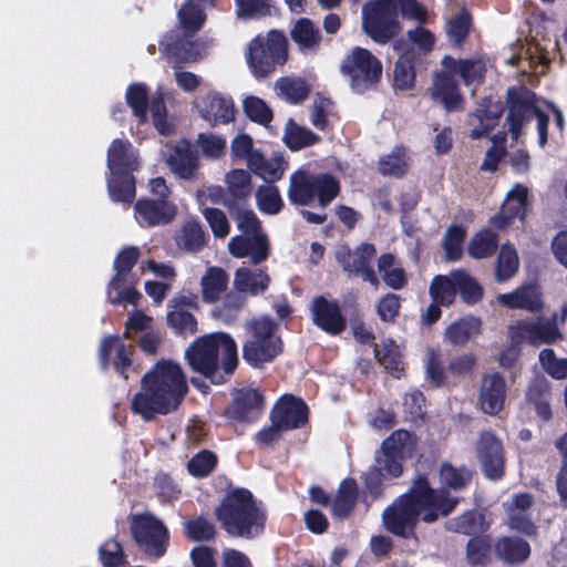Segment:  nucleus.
Here are the masks:
<instances>
[{
  "label": "nucleus",
  "instance_id": "9d476101",
  "mask_svg": "<svg viewBox=\"0 0 567 567\" xmlns=\"http://www.w3.org/2000/svg\"><path fill=\"white\" fill-rule=\"evenodd\" d=\"M126 104L140 124L147 122V110L152 113L153 125L161 135L168 136L174 132V125L167 120V109L163 93L157 92L148 99V87L145 83H132L125 93Z\"/></svg>",
  "mask_w": 567,
  "mask_h": 567
},
{
  "label": "nucleus",
  "instance_id": "a18cd8bd",
  "mask_svg": "<svg viewBox=\"0 0 567 567\" xmlns=\"http://www.w3.org/2000/svg\"><path fill=\"white\" fill-rule=\"evenodd\" d=\"M493 551L489 536L471 537L465 546L466 561L471 567H487L493 560Z\"/></svg>",
  "mask_w": 567,
  "mask_h": 567
},
{
  "label": "nucleus",
  "instance_id": "6e6552de",
  "mask_svg": "<svg viewBox=\"0 0 567 567\" xmlns=\"http://www.w3.org/2000/svg\"><path fill=\"white\" fill-rule=\"evenodd\" d=\"M362 29L375 43L384 45L402 32L396 0H370L362 7Z\"/></svg>",
  "mask_w": 567,
  "mask_h": 567
},
{
  "label": "nucleus",
  "instance_id": "864d4df0",
  "mask_svg": "<svg viewBox=\"0 0 567 567\" xmlns=\"http://www.w3.org/2000/svg\"><path fill=\"white\" fill-rule=\"evenodd\" d=\"M481 320L475 317L461 318L447 327L445 337L450 343L454 346H463L473 336L481 332Z\"/></svg>",
  "mask_w": 567,
  "mask_h": 567
},
{
  "label": "nucleus",
  "instance_id": "f3484780",
  "mask_svg": "<svg viewBox=\"0 0 567 567\" xmlns=\"http://www.w3.org/2000/svg\"><path fill=\"white\" fill-rule=\"evenodd\" d=\"M136 346L123 342L120 334H107L103 337L97 349L100 368L103 371L112 368L116 373L128 379V372L133 369Z\"/></svg>",
  "mask_w": 567,
  "mask_h": 567
},
{
  "label": "nucleus",
  "instance_id": "79ce46f5",
  "mask_svg": "<svg viewBox=\"0 0 567 567\" xmlns=\"http://www.w3.org/2000/svg\"><path fill=\"white\" fill-rule=\"evenodd\" d=\"M290 38L298 45L300 51L319 50L322 35L309 18H299L290 29Z\"/></svg>",
  "mask_w": 567,
  "mask_h": 567
},
{
  "label": "nucleus",
  "instance_id": "37998d69",
  "mask_svg": "<svg viewBox=\"0 0 567 567\" xmlns=\"http://www.w3.org/2000/svg\"><path fill=\"white\" fill-rule=\"evenodd\" d=\"M229 277L220 267H209L200 279L202 298L206 303L219 300L228 287Z\"/></svg>",
  "mask_w": 567,
  "mask_h": 567
},
{
  "label": "nucleus",
  "instance_id": "4468645a",
  "mask_svg": "<svg viewBox=\"0 0 567 567\" xmlns=\"http://www.w3.org/2000/svg\"><path fill=\"white\" fill-rule=\"evenodd\" d=\"M134 542L143 551L153 558L165 555L168 546V530L165 525L152 515H134L131 523Z\"/></svg>",
  "mask_w": 567,
  "mask_h": 567
},
{
  "label": "nucleus",
  "instance_id": "bf43d9fd",
  "mask_svg": "<svg viewBox=\"0 0 567 567\" xmlns=\"http://www.w3.org/2000/svg\"><path fill=\"white\" fill-rule=\"evenodd\" d=\"M473 28V19L471 13L463 9L456 16L451 18L446 25V33L450 42L454 47L461 48Z\"/></svg>",
  "mask_w": 567,
  "mask_h": 567
},
{
  "label": "nucleus",
  "instance_id": "c03bdc74",
  "mask_svg": "<svg viewBox=\"0 0 567 567\" xmlns=\"http://www.w3.org/2000/svg\"><path fill=\"white\" fill-rule=\"evenodd\" d=\"M415 63V50H409L399 55L393 69V85L395 89L406 91L414 87L416 80Z\"/></svg>",
  "mask_w": 567,
  "mask_h": 567
},
{
  "label": "nucleus",
  "instance_id": "473e14b6",
  "mask_svg": "<svg viewBox=\"0 0 567 567\" xmlns=\"http://www.w3.org/2000/svg\"><path fill=\"white\" fill-rule=\"evenodd\" d=\"M227 198L224 200L226 209L248 206L252 192L251 175L246 169H231L225 178Z\"/></svg>",
  "mask_w": 567,
  "mask_h": 567
},
{
  "label": "nucleus",
  "instance_id": "39448f33",
  "mask_svg": "<svg viewBox=\"0 0 567 567\" xmlns=\"http://www.w3.org/2000/svg\"><path fill=\"white\" fill-rule=\"evenodd\" d=\"M341 193L340 179L329 172L301 166L289 177L287 197L295 207H328Z\"/></svg>",
  "mask_w": 567,
  "mask_h": 567
},
{
  "label": "nucleus",
  "instance_id": "2eb2a0df",
  "mask_svg": "<svg viewBox=\"0 0 567 567\" xmlns=\"http://www.w3.org/2000/svg\"><path fill=\"white\" fill-rule=\"evenodd\" d=\"M508 337L515 342L527 343L532 347L554 344L564 338L556 318L545 319L543 317L518 320L508 327Z\"/></svg>",
  "mask_w": 567,
  "mask_h": 567
},
{
  "label": "nucleus",
  "instance_id": "ea45409f",
  "mask_svg": "<svg viewBox=\"0 0 567 567\" xmlns=\"http://www.w3.org/2000/svg\"><path fill=\"white\" fill-rule=\"evenodd\" d=\"M475 472L466 465L454 466L451 462L444 461L440 464L439 476L442 487L446 489L460 492L467 488L471 484Z\"/></svg>",
  "mask_w": 567,
  "mask_h": 567
},
{
  "label": "nucleus",
  "instance_id": "bb28decb",
  "mask_svg": "<svg viewBox=\"0 0 567 567\" xmlns=\"http://www.w3.org/2000/svg\"><path fill=\"white\" fill-rule=\"evenodd\" d=\"M228 249L236 258L249 257L252 265H260L270 255V244L267 235H236L229 244Z\"/></svg>",
  "mask_w": 567,
  "mask_h": 567
},
{
  "label": "nucleus",
  "instance_id": "1a4fd4ad",
  "mask_svg": "<svg viewBox=\"0 0 567 567\" xmlns=\"http://www.w3.org/2000/svg\"><path fill=\"white\" fill-rule=\"evenodd\" d=\"M150 190L154 198L141 197L134 204L137 223L144 228L171 224L177 214V207L169 200L172 192L165 178L161 176L152 178Z\"/></svg>",
  "mask_w": 567,
  "mask_h": 567
},
{
  "label": "nucleus",
  "instance_id": "a211bd4d",
  "mask_svg": "<svg viewBox=\"0 0 567 567\" xmlns=\"http://www.w3.org/2000/svg\"><path fill=\"white\" fill-rule=\"evenodd\" d=\"M167 326L178 336H193L198 330L194 311L199 310L198 295L192 291H181L167 305Z\"/></svg>",
  "mask_w": 567,
  "mask_h": 567
},
{
  "label": "nucleus",
  "instance_id": "8fccbe9b",
  "mask_svg": "<svg viewBox=\"0 0 567 567\" xmlns=\"http://www.w3.org/2000/svg\"><path fill=\"white\" fill-rule=\"evenodd\" d=\"M278 95L290 104H299L306 101L311 92L309 84L305 79L282 76L275 83Z\"/></svg>",
  "mask_w": 567,
  "mask_h": 567
},
{
  "label": "nucleus",
  "instance_id": "4d7b16f0",
  "mask_svg": "<svg viewBox=\"0 0 567 567\" xmlns=\"http://www.w3.org/2000/svg\"><path fill=\"white\" fill-rule=\"evenodd\" d=\"M395 258L392 254L385 252L378 258V269L384 284L394 289H402L408 280L405 270L402 267H394Z\"/></svg>",
  "mask_w": 567,
  "mask_h": 567
},
{
  "label": "nucleus",
  "instance_id": "0eeeda50",
  "mask_svg": "<svg viewBox=\"0 0 567 567\" xmlns=\"http://www.w3.org/2000/svg\"><path fill=\"white\" fill-rule=\"evenodd\" d=\"M288 60V40L282 31L270 30L267 37H256L249 43L248 65L256 79L274 73Z\"/></svg>",
  "mask_w": 567,
  "mask_h": 567
},
{
  "label": "nucleus",
  "instance_id": "cd10ccee",
  "mask_svg": "<svg viewBox=\"0 0 567 567\" xmlns=\"http://www.w3.org/2000/svg\"><path fill=\"white\" fill-rule=\"evenodd\" d=\"M228 249L236 258L249 257L252 265H260L270 255V244L267 235H236L229 244Z\"/></svg>",
  "mask_w": 567,
  "mask_h": 567
},
{
  "label": "nucleus",
  "instance_id": "e2e57ef3",
  "mask_svg": "<svg viewBox=\"0 0 567 567\" xmlns=\"http://www.w3.org/2000/svg\"><path fill=\"white\" fill-rule=\"evenodd\" d=\"M218 457L210 450H202L194 454L187 462L188 473L197 478L209 476L217 467Z\"/></svg>",
  "mask_w": 567,
  "mask_h": 567
},
{
  "label": "nucleus",
  "instance_id": "c756f323",
  "mask_svg": "<svg viewBox=\"0 0 567 567\" xmlns=\"http://www.w3.org/2000/svg\"><path fill=\"white\" fill-rule=\"evenodd\" d=\"M167 164L178 178L192 181L199 169V156L190 143L183 140L172 148Z\"/></svg>",
  "mask_w": 567,
  "mask_h": 567
},
{
  "label": "nucleus",
  "instance_id": "a878e982",
  "mask_svg": "<svg viewBox=\"0 0 567 567\" xmlns=\"http://www.w3.org/2000/svg\"><path fill=\"white\" fill-rule=\"evenodd\" d=\"M200 116L212 126L235 121V103L231 96L216 91L208 92L197 105Z\"/></svg>",
  "mask_w": 567,
  "mask_h": 567
},
{
  "label": "nucleus",
  "instance_id": "423d86ee",
  "mask_svg": "<svg viewBox=\"0 0 567 567\" xmlns=\"http://www.w3.org/2000/svg\"><path fill=\"white\" fill-rule=\"evenodd\" d=\"M245 329L248 338L243 344V358L251 368L260 369L284 352L279 324L271 317L252 318L246 322Z\"/></svg>",
  "mask_w": 567,
  "mask_h": 567
},
{
  "label": "nucleus",
  "instance_id": "0e129e2a",
  "mask_svg": "<svg viewBox=\"0 0 567 567\" xmlns=\"http://www.w3.org/2000/svg\"><path fill=\"white\" fill-rule=\"evenodd\" d=\"M245 115L252 122L267 126L274 118L271 107L259 96L248 95L243 101Z\"/></svg>",
  "mask_w": 567,
  "mask_h": 567
},
{
  "label": "nucleus",
  "instance_id": "f704fd0d",
  "mask_svg": "<svg viewBox=\"0 0 567 567\" xmlns=\"http://www.w3.org/2000/svg\"><path fill=\"white\" fill-rule=\"evenodd\" d=\"M525 401L543 421H549L553 417L551 386L545 377L536 375L532 379L526 389Z\"/></svg>",
  "mask_w": 567,
  "mask_h": 567
},
{
  "label": "nucleus",
  "instance_id": "680f3d73",
  "mask_svg": "<svg viewBox=\"0 0 567 567\" xmlns=\"http://www.w3.org/2000/svg\"><path fill=\"white\" fill-rule=\"evenodd\" d=\"M378 169L383 176L403 177L408 172L404 147L396 146L390 154L381 157Z\"/></svg>",
  "mask_w": 567,
  "mask_h": 567
},
{
  "label": "nucleus",
  "instance_id": "f257e3e1",
  "mask_svg": "<svg viewBox=\"0 0 567 567\" xmlns=\"http://www.w3.org/2000/svg\"><path fill=\"white\" fill-rule=\"evenodd\" d=\"M460 497L446 489H435L425 474H417L409 489L396 497L382 513L384 528L394 536L410 538L419 522L433 524L451 515Z\"/></svg>",
  "mask_w": 567,
  "mask_h": 567
},
{
  "label": "nucleus",
  "instance_id": "f03ea898",
  "mask_svg": "<svg viewBox=\"0 0 567 567\" xmlns=\"http://www.w3.org/2000/svg\"><path fill=\"white\" fill-rule=\"evenodd\" d=\"M188 392L186 375L182 367L161 359L141 380V391L134 394L131 410L144 421H152L157 414L175 411Z\"/></svg>",
  "mask_w": 567,
  "mask_h": 567
},
{
  "label": "nucleus",
  "instance_id": "603ef678",
  "mask_svg": "<svg viewBox=\"0 0 567 567\" xmlns=\"http://www.w3.org/2000/svg\"><path fill=\"white\" fill-rule=\"evenodd\" d=\"M141 256V251L136 246H127L121 249L115 256L113 267L115 275L113 276L110 286L118 289L125 281L126 275L134 268Z\"/></svg>",
  "mask_w": 567,
  "mask_h": 567
},
{
  "label": "nucleus",
  "instance_id": "69168bd1",
  "mask_svg": "<svg viewBox=\"0 0 567 567\" xmlns=\"http://www.w3.org/2000/svg\"><path fill=\"white\" fill-rule=\"evenodd\" d=\"M99 559L103 567H125L127 564L124 548L116 537L105 540L99 547Z\"/></svg>",
  "mask_w": 567,
  "mask_h": 567
},
{
  "label": "nucleus",
  "instance_id": "49530a36",
  "mask_svg": "<svg viewBox=\"0 0 567 567\" xmlns=\"http://www.w3.org/2000/svg\"><path fill=\"white\" fill-rule=\"evenodd\" d=\"M183 533L190 542L209 543L215 540L217 529L207 516L197 515L183 523Z\"/></svg>",
  "mask_w": 567,
  "mask_h": 567
},
{
  "label": "nucleus",
  "instance_id": "c9c22d12",
  "mask_svg": "<svg viewBox=\"0 0 567 567\" xmlns=\"http://www.w3.org/2000/svg\"><path fill=\"white\" fill-rule=\"evenodd\" d=\"M208 239L203 225L194 218L185 220L174 234L175 245L187 254L202 251L207 246Z\"/></svg>",
  "mask_w": 567,
  "mask_h": 567
},
{
  "label": "nucleus",
  "instance_id": "f8f14e48",
  "mask_svg": "<svg viewBox=\"0 0 567 567\" xmlns=\"http://www.w3.org/2000/svg\"><path fill=\"white\" fill-rule=\"evenodd\" d=\"M505 110L507 114L505 124L513 141H517L522 135L523 128L528 124L537 111V94L524 84L512 85L506 90Z\"/></svg>",
  "mask_w": 567,
  "mask_h": 567
},
{
  "label": "nucleus",
  "instance_id": "ddd939ff",
  "mask_svg": "<svg viewBox=\"0 0 567 567\" xmlns=\"http://www.w3.org/2000/svg\"><path fill=\"white\" fill-rule=\"evenodd\" d=\"M416 445L415 435L406 430L393 431L381 443L375 455V467L390 478H398L403 473V462Z\"/></svg>",
  "mask_w": 567,
  "mask_h": 567
},
{
  "label": "nucleus",
  "instance_id": "5701e85b",
  "mask_svg": "<svg viewBox=\"0 0 567 567\" xmlns=\"http://www.w3.org/2000/svg\"><path fill=\"white\" fill-rule=\"evenodd\" d=\"M193 37L171 30L159 41L162 53L173 60L174 69L181 68L184 63L196 62L200 58V44Z\"/></svg>",
  "mask_w": 567,
  "mask_h": 567
},
{
  "label": "nucleus",
  "instance_id": "774afa93",
  "mask_svg": "<svg viewBox=\"0 0 567 567\" xmlns=\"http://www.w3.org/2000/svg\"><path fill=\"white\" fill-rule=\"evenodd\" d=\"M485 517L475 509H470L458 515L453 520V530L467 536H478L480 532H484Z\"/></svg>",
  "mask_w": 567,
  "mask_h": 567
},
{
  "label": "nucleus",
  "instance_id": "6e6d98bb",
  "mask_svg": "<svg viewBox=\"0 0 567 567\" xmlns=\"http://www.w3.org/2000/svg\"><path fill=\"white\" fill-rule=\"evenodd\" d=\"M452 271L450 275H436L433 277L429 295L433 301L442 303L443 307H450L456 299V285L454 284Z\"/></svg>",
  "mask_w": 567,
  "mask_h": 567
},
{
  "label": "nucleus",
  "instance_id": "20e7f679",
  "mask_svg": "<svg viewBox=\"0 0 567 567\" xmlns=\"http://www.w3.org/2000/svg\"><path fill=\"white\" fill-rule=\"evenodd\" d=\"M185 360L196 373L219 384V369L231 375L238 365V348L235 339L227 332L217 331L196 338L185 350Z\"/></svg>",
  "mask_w": 567,
  "mask_h": 567
},
{
  "label": "nucleus",
  "instance_id": "412c9836",
  "mask_svg": "<svg viewBox=\"0 0 567 567\" xmlns=\"http://www.w3.org/2000/svg\"><path fill=\"white\" fill-rule=\"evenodd\" d=\"M504 111L505 105L499 99H495L493 95L481 97L468 115V124L473 126L470 137L480 140L488 136L497 126Z\"/></svg>",
  "mask_w": 567,
  "mask_h": 567
},
{
  "label": "nucleus",
  "instance_id": "393cba45",
  "mask_svg": "<svg viewBox=\"0 0 567 567\" xmlns=\"http://www.w3.org/2000/svg\"><path fill=\"white\" fill-rule=\"evenodd\" d=\"M309 409L301 398L285 394L270 412V421L285 432L300 429L308 422Z\"/></svg>",
  "mask_w": 567,
  "mask_h": 567
},
{
  "label": "nucleus",
  "instance_id": "9b49d317",
  "mask_svg": "<svg viewBox=\"0 0 567 567\" xmlns=\"http://www.w3.org/2000/svg\"><path fill=\"white\" fill-rule=\"evenodd\" d=\"M341 73L349 78L351 89L359 94L373 89L382 78V63L368 49L355 47L341 63Z\"/></svg>",
  "mask_w": 567,
  "mask_h": 567
},
{
  "label": "nucleus",
  "instance_id": "aec40b11",
  "mask_svg": "<svg viewBox=\"0 0 567 567\" xmlns=\"http://www.w3.org/2000/svg\"><path fill=\"white\" fill-rule=\"evenodd\" d=\"M312 323L329 336H339L347 329L348 320L338 300L316 296L310 303Z\"/></svg>",
  "mask_w": 567,
  "mask_h": 567
},
{
  "label": "nucleus",
  "instance_id": "7c9ffc66",
  "mask_svg": "<svg viewBox=\"0 0 567 567\" xmlns=\"http://www.w3.org/2000/svg\"><path fill=\"white\" fill-rule=\"evenodd\" d=\"M441 65L450 71L453 76L458 75L466 86L483 84L487 72L486 63L482 58L455 59L451 55H444Z\"/></svg>",
  "mask_w": 567,
  "mask_h": 567
},
{
  "label": "nucleus",
  "instance_id": "dca6fc26",
  "mask_svg": "<svg viewBox=\"0 0 567 567\" xmlns=\"http://www.w3.org/2000/svg\"><path fill=\"white\" fill-rule=\"evenodd\" d=\"M265 406V395L258 389L244 386L234 392L223 416L230 424H252L261 417Z\"/></svg>",
  "mask_w": 567,
  "mask_h": 567
},
{
  "label": "nucleus",
  "instance_id": "5fc2aeb1",
  "mask_svg": "<svg viewBox=\"0 0 567 567\" xmlns=\"http://www.w3.org/2000/svg\"><path fill=\"white\" fill-rule=\"evenodd\" d=\"M177 19L186 35H195L204 27L206 13L200 6L186 0L177 12Z\"/></svg>",
  "mask_w": 567,
  "mask_h": 567
},
{
  "label": "nucleus",
  "instance_id": "052dcab7",
  "mask_svg": "<svg viewBox=\"0 0 567 567\" xmlns=\"http://www.w3.org/2000/svg\"><path fill=\"white\" fill-rule=\"evenodd\" d=\"M519 260L516 249L511 244H503L497 256L495 278L504 282L512 278L518 270Z\"/></svg>",
  "mask_w": 567,
  "mask_h": 567
},
{
  "label": "nucleus",
  "instance_id": "3c124183",
  "mask_svg": "<svg viewBox=\"0 0 567 567\" xmlns=\"http://www.w3.org/2000/svg\"><path fill=\"white\" fill-rule=\"evenodd\" d=\"M452 276L456 285V293H460L466 305H476L483 299V287L466 270H453Z\"/></svg>",
  "mask_w": 567,
  "mask_h": 567
},
{
  "label": "nucleus",
  "instance_id": "de8ad7c7",
  "mask_svg": "<svg viewBox=\"0 0 567 567\" xmlns=\"http://www.w3.org/2000/svg\"><path fill=\"white\" fill-rule=\"evenodd\" d=\"M320 141V136L310 128L297 124L292 118L288 120L284 142L290 151H300L318 144Z\"/></svg>",
  "mask_w": 567,
  "mask_h": 567
},
{
  "label": "nucleus",
  "instance_id": "4c0bfd02",
  "mask_svg": "<svg viewBox=\"0 0 567 567\" xmlns=\"http://www.w3.org/2000/svg\"><path fill=\"white\" fill-rule=\"evenodd\" d=\"M359 497L357 481L347 477L341 481L337 495L331 503V514L338 519L348 518L354 511Z\"/></svg>",
  "mask_w": 567,
  "mask_h": 567
},
{
  "label": "nucleus",
  "instance_id": "e433bc0d",
  "mask_svg": "<svg viewBox=\"0 0 567 567\" xmlns=\"http://www.w3.org/2000/svg\"><path fill=\"white\" fill-rule=\"evenodd\" d=\"M270 285V277L264 269L252 270L248 267H240L234 276V287L241 295H262Z\"/></svg>",
  "mask_w": 567,
  "mask_h": 567
},
{
  "label": "nucleus",
  "instance_id": "338daca9",
  "mask_svg": "<svg viewBox=\"0 0 567 567\" xmlns=\"http://www.w3.org/2000/svg\"><path fill=\"white\" fill-rule=\"evenodd\" d=\"M466 237V229L462 225H451L443 237L442 247L447 260L456 261L462 258V245Z\"/></svg>",
  "mask_w": 567,
  "mask_h": 567
},
{
  "label": "nucleus",
  "instance_id": "72a5a7b5",
  "mask_svg": "<svg viewBox=\"0 0 567 567\" xmlns=\"http://www.w3.org/2000/svg\"><path fill=\"white\" fill-rule=\"evenodd\" d=\"M107 168L110 173L131 172L140 168V159L132 143L126 138H115L107 150Z\"/></svg>",
  "mask_w": 567,
  "mask_h": 567
},
{
  "label": "nucleus",
  "instance_id": "7ed1b4c3",
  "mask_svg": "<svg viewBox=\"0 0 567 567\" xmlns=\"http://www.w3.org/2000/svg\"><path fill=\"white\" fill-rule=\"evenodd\" d=\"M214 515L225 533L233 538L255 539L266 529V509L244 487L228 491L215 507Z\"/></svg>",
  "mask_w": 567,
  "mask_h": 567
},
{
  "label": "nucleus",
  "instance_id": "09e8293b",
  "mask_svg": "<svg viewBox=\"0 0 567 567\" xmlns=\"http://www.w3.org/2000/svg\"><path fill=\"white\" fill-rule=\"evenodd\" d=\"M498 235L489 228L476 231L467 245V254L474 259L492 257L498 248Z\"/></svg>",
  "mask_w": 567,
  "mask_h": 567
},
{
  "label": "nucleus",
  "instance_id": "c85d7f7f",
  "mask_svg": "<svg viewBox=\"0 0 567 567\" xmlns=\"http://www.w3.org/2000/svg\"><path fill=\"white\" fill-rule=\"evenodd\" d=\"M506 399V382L498 372L485 374L480 386L478 402L484 413L496 415L499 413Z\"/></svg>",
  "mask_w": 567,
  "mask_h": 567
},
{
  "label": "nucleus",
  "instance_id": "4be33fe9",
  "mask_svg": "<svg viewBox=\"0 0 567 567\" xmlns=\"http://www.w3.org/2000/svg\"><path fill=\"white\" fill-rule=\"evenodd\" d=\"M477 458L484 475L498 481L505 473V458L502 442L489 431L482 432L476 446Z\"/></svg>",
  "mask_w": 567,
  "mask_h": 567
},
{
  "label": "nucleus",
  "instance_id": "2f4dec72",
  "mask_svg": "<svg viewBox=\"0 0 567 567\" xmlns=\"http://www.w3.org/2000/svg\"><path fill=\"white\" fill-rule=\"evenodd\" d=\"M494 554L504 565L520 566L530 558L532 547L519 536H501L494 543Z\"/></svg>",
  "mask_w": 567,
  "mask_h": 567
},
{
  "label": "nucleus",
  "instance_id": "58836bf2",
  "mask_svg": "<svg viewBox=\"0 0 567 567\" xmlns=\"http://www.w3.org/2000/svg\"><path fill=\"white\" fill-rule=\"evenodd\" d=\"M498 301L508 309H524L533 313L544 307L540 293L533 286H524L513 292L499 295Z\"/></svg>",
  "mask_w": 567,
  "mask_h": 567
},
{
  "label": "nucleus",
  "instance_id": "6ab92c4d",
  "mask_svg": "<svg viewBox=\"0 0 567 567\" xmlns=\"http://www.w3.org/2000/svg\"><path fill=\"white\" fill-rule=\"evenodd\" d=\"M433 104L439 105L446 113L464 110L465 97L458 82L453 74L445 70L433 73L432 83L426 90Z\"/></svg>",
  "mask_w": 567,
  "mask_h": 567
},
{
  "label": "nucleus",
  "instance_id": "a19ab883",
  "mask_svg": "<svg viewBox=\"0 0 567 567\" xmlns=\"http://www.w3.org/2000/svg\"><path fill=\"white\" fill-rule=\"evenodd\" d=\"M107 192L114 203L133 204L136 197V181L133 173H111L107 178Z\"/></svg>",
  "mask_w": 567,
  "mask_h": 567
},
{
  "label": "nucleus",
  "instance_id": "13d9d810",
  "mask_svg": "<svg viewBox=\"0 0 567 567\" xmlns=\"http://www.w3.org/2000/svg\"><path fill=\"white\" fill-rule=\"evenodd\" d=\"M255 197L258 209L265 215H277L285 206L279 188L274 184L260 185Z\"/></svg>",
  "mask_w": 567,
  "mask_h": 567
},
{
  "label": "nucleus",
  "instance_id": "b1692460",
  "mask_svg": "<svg viewBox=\"0 0 567 567\" xmlns=\"http://www.w3.org/2000/svg\"><path fill=\"white\" fill-rule=\"evenodd\" d=\"M377 254L375 246L370 243L359 245L353 252L348 250L339 257L342 269L350 276L361 277L363 281L369 282L374 288L379 287V279L371 266V261Z\"/></svg>",
  "mask_w": 567,
  "mask_h": 567
}]
</instances>
